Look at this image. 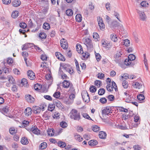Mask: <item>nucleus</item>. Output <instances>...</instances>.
<instances>
[{"mask_svg":"<svg viewBox=\"0 0 150 150\" xmlns=\"http://www.w3.org/2000/svg\"><path fill=\"white\" fill-rule=\"evenodd\" d=\"M69 114L70 117L74 120L79 121L81 119L80 113L76 109H72Z\"/></svg>","mask_w":150,"mask_h":150,"instance_id":"obj_1","label":"nucleus"},{"mask_svg":"<svg viewBox=\"0 0 150 150\" xmlns=\"http://www.w3.org/2000/svg\"><path fill=\"white\" fill-rule=\"evenodd\" d=\"M81 95L83 100L85 102L88 103L90 101V98L88 94L86 91L82 92Z\"/></svg>","mask_w":150,"mask_h":150,"instance_id":"obj_2","label":"nucleus"},{"mask_svg":"<svg viewBox=\"0 0 150 150\" xmlns=\"http://www.w3.org/2000/svg\"><path fill=\"white\" fill-rule=\"evenodd\" d=\"M60 43L61 47L64 49H66L68 47V45L67 40L63 38L61 40Z\"/></svg>","mask_w":150,"mask_h":150,"instance_id":"obj_3","label":"nucleus"},{"mask_svg":"<svg viewBox=\"0 0 150 150\" xmlns=\"http://www.w3.org/2000/svg\"><path fill=\"white\" fill-rule=\"evenodd\" d=\"M97 20L100 29L103 30L105 28V25L102 18L100 17H98L97 18Z\"/></svg>","mask_w":150,"mask_h":150,"instance_id":"obj_4","label":"nucleus"},{"mask_svg":"<svg viewBox=\"0 0 150 150\" xmlns=\"http://www.w3.org/2000/svg\"><path fill=\"white\" fill-rule=\"evenodd\" d=\"M83 41L84 42V44L86 45L87 48H92L93 47L91 40L89 38H87L83 39Z\"/></svg>","mask_w":150,"mask_h":150,"instance_id":"obj_5","label":"nucleus"},{"mask_svg":"<svg viewBox=\"0 0 150 150\" xmlns=\"http://www.w3.org/2000/svg\"><path fill=\"white\" fill-rule=\"evenodd\" d=\"M54 105H55L59 109L62 110L64 109V106L57 99H55L53 100Z\"/></svg>","mask_w":150,"mask_h":150,"instance_id":"obj_6","label":"nucleus"},{"mask_svg":"<svg viewBox=\"0 0 150 150\" xmlns=\"http://www.w3.org/2000/svg\"><path fill=\"white\" fill-rule=\"evenodd\" d=\"M30 132H32L34 134L38 135L40 134V131L36 126H34L29 129Z\"/></svg>","mask_w":150,"mask_h":150,"instance_id":"obj_7","label":"nucleus"},{"mask_svg":"<svg viewBox=\"0 0 150 150\" xmlns=\"http://www.w3.org/2000/svg\"><path fill=\"white\" fill-rule=\"evenodd\" d=\"M27 75L28 77L30 80H33L35 78V74L31 70H29L28 71Z\"/></svg>","mask_w":150,"mask_h":150,"instance_id":"obj_8","label":"nucleus"},{"mask_svg":"<svg viewBox=\"0 0 150 150\" xmlns=\"http://www.w3.org/2000/svg\"><path fill=\"white\" fill-rule=\"evenodd\" d=\"M25 98L26 100L29 103H33L35 101V98L30 95H25Z\"/></svg>","mask_w":150,"mask_h":150,"instance_id":"obj_9","label":"nucleus"},{"mask_svg":"<svg viewBox=\"0 0 150 150\" xmlns=\"http://www.w3.org/2000/svg\"><path fill=\"white\" fill-rule=\"evenodd\" d=\"M72 83L70 81L67 80H64L62 83L63 87L65 88H69L70 85H71Z\"/></svg>","mask_w":150,"mask_h":150,"instance_id":"obj_10","label":"nucleus"},{"mask_svg":"<svg viewBox=\"0 0 150 150\" xmlns=\"http://www.w3.org/2000/svg\"><path fill=\"white\" fill-rule=\"evenodd\" d=\"M55 54L56 57L58 59L62 61L65 60V59L64 57L60 53L57 52H55Z\"/></svg>","mask_w":150,"mask_h":150,"instance_id":"obj_11","label":"nucleus"},{"mask_svg":"<svg viewBox=\"0 0 150 150\" xmlns=\"http://www.w3.org/2000/svg\"><path fill=\"white\" fill-rule=\"evenodd\" d=\"M32 112V110L31 108L28 107L25 110L24 113L25 114V116H28L30 115Z\"/></svg>","mask_w":150,"mask_h":150,"instance_id":"obj_12","label":"nucleus"},{"mask_svg":"<svg viewBox=\"0 0 150 150\" xmlns=\"http://www.w3.org/2000/svg\"><path fill=\"white\" fill-rule=\"evenodd\" d=\"M76 50L77 52L80 54L83 53V50L82 47L80 44H78L76 45Z\"/></svg>","mask_w":150,"mask_h":150,"instance_id":"obj_13","label":"nucleus"},{"mask_svg":"<svg viewBox=\"0 0 150 150\" xmlns=\"http://www.w3.org/2000/svg\"><path fill=\"white\" fill-rule=\"evenodd\" d=\"M33 44L28 43L25 44L23 46L22 49L23 50H27L28 48H31L33 45Z\"/></svg>","mask_w":150,"mask_h":150,"instance_id":"obj_14","label":"nucleus"},{"mask_svg":"<svg viewBox=\"0 0 150 150\" xmlns=\"http://www.w3.org/2000/svg\"><path fill=\"white\" fill-rule=\"evenodd\" d=\"M110 108L107 107L105 108L102 110V114L108 115L110 112Z\"/></svg>","mask_w":150,"mask_h":150,"instance_id":"obj_15","label":"nucleus"},{"mask_svg":"<svg viewBox=\"0 0 150 150\" xmlns=\"http://www.w3.org/2000/svg\"><path fill=\"white\" fill-rule=\"evenodd\" d=\"M21 143L23 145H27L29 143L28 138L25 137H23L21 138Z\"/></svg>","mask_w":150,"mask_h":150,"instance_id":"obj_16","label":"nucleus"},{"mask_svg":"<svg viewBox=\"0 0 150 150\" xmlns=\"http://www.w3.org/2000/svg\"><path fill=\"white\" fill-rule=\"evenodd\" d=\"M132 86L134 88L140 89L142 87V84L137 82H134Z\"/></svg>","mask_w":150,"mask_h":150,"instance_id":"obj_17","label":"nucleus"},{"mask_svg":"<svg viewBox=\"0 0 150 150\" xmlns=\"http://www.w3.org/2000/svg\"><path fill=\"white\" fill-rule=\"evenodd\" d=\"M41 108L39 107H35L33 109V112L36 114H38L40 113L41 112Z\"/></svg>","mask_w":150,"mask_h":150,"instance_id":"obj_18","label":"nucleus"},{"mask_svg":"<svg viewBox=\"0 0 150 150\" xmlns=\"http://www.w3.org/2000/svg\"><path fill=\"white\" fill-rule=\"evenodd\" d=\"M21 4V2L20 1L18 0H14L12 2L13 6L15 7H18Z\"/></svg>","mask_w":150,"mask_h":150,"instance_id":"obj_19","label":"nucleus"},{"mask_svg":"<svg viewBox=\"0 0 150 150\" xmlns=\"http://www.w3.org/2000/svg\"><path fill=\"white\" fill-rule=\"evenodd\" d=\"M99 136L101 139H104L106 137V134L103 131H100L99 132Z\"/></svg>","mask_w":150,"mask_h":150,"instance_id":"obj_20","label":"nucleus"},{"mask_svg":"<svg viewBox=\"0 0 150 150\" xmlns=\"http://www.w3.org/2000/svg\"><path fill=\"white\" fill-rule=\"evenodd\" d=\"M140 18L142 21H144L146 18V16L143 12L140 11L139 12Z\"/></svg>","mask_w":150,"mask_h":150,"instance_id":"obj_21","label":"nucleus"},{"mask_svg":"<svg viewBox=\"0 0 150 150\" xmlns=\"http://www.w3.org/2000/svg\"><path fill=\"white\" fill-rule=\"evenodd\" d=\"M114 88L113 86L111 83H108L106 86L107 90L110 92L113 91Z\"/></svg>","mask_w":150,"mask_h":150,"instance_id":"obj_22","label":"nucleus"},{"mask_svg":"<svg viewBox=\"0 0 150 150\" xmlns=\"http://www.w3.org/2000/svg\"><path fill=\"white\" fill-rule=\"evenodd\" d=\"M74 137L75 139L79 142H81L83 140V138L81 137L80 135L77 133L74 134Z\"/></svg>","mask_w":150,"mask_h":150,"instance_id":"obj_23","label":"nucleus"},{"mask_svg":"<svg viewBox=\"0 0 150 150\" xmlns=\"http://www.w3.org/2000/svg\"><path fill=\"white\" fill-rule=\"evenodd\" d=\"M110 38L111 40L114 42H115L118 40L117 36L115 34H112L110 35Z\"/></svg>","mask_w":150,"mask_h":150,"instance_id":"obj_24","label":"nucleus"},{"mask_svg":"<svg viewBox=\"0 0 150 150\" xmlns=\"http://www.w3.org/2000/svg\"><path fill=\"white\" fill-rule=\"evenodd\" d=\"M98 142L96 140H92L89 141V145L91 146H96L98 144Z\"/></svg>","mask_w":150,"mask_h":150,"instance_id":"obj_25","label":"nucleus"},{"mask_svg":"<svg viewBox=\"0 0 150 150\" xmlns=\"http://www.w3.org/2000/svg\"><path fill=\"white\" fill-rule=\"evenodd\" d=\"M8 82H10L12 84L15 83V79L12 76H8Z\"/></svg>","mask_w":150,"mask_h":150,"instance_id":"obj_26","label":"nucleus"},{"mask_svg":"<svg viewBox=\"0 0 150 150\" xmlns=\"http://www.w3.org/2000/svg\"><path fill=\"white\" fill-rule=\"evenodd\" d=\"M124 63L126 66H128L130 64H131L132 65H133L134 64L129 60L128 58L126 59L125 60Z\"/></svg>","mask_w":150,"mask_h":150,"instance_id":"obj_27","label":"nucleus"},{"mask_svg":"<svg viewBox=\"0 0 150 150\" xmlns=\"http://www.w3.org/2000/svg\"><path fill=\"white\" fill-rule=\"evenodd\" d=\"M19 13L18 11H15L12 13L11 16L13 18H17L19 15Z\"/></svg>","mask_w":150,"mask_h":150,"instance_id":"obj_28","label":"nucleus"},{"mask_svg":"<svg viewBox=\"0 0 150 150\" xmlns=\"http://www.w3.org/2000/svg\"><path fill=\"white\" fill-rule=\"evenodd\" d=\"M58 144L59 146L62 148L65 147L66 146V144L65 142L61 141L58 142Z\"/></svg>","mask_w":150,"mask_h":150,"instance_id":"obj_29","label":"nucleus"},{"mask_svg":"<svg viewBox=\"0 0 150 150\" xmlns=\"http://www.w3.org/2000/svg\"><path fill=\"white\" fill-rule=\"evenodd\" d=\"M47 146V143L46 142H43L40 144V148L42 149H46Z\"/></svg>","mask_w":150,"mask_h":150,"instance_id":"obj_30","label":"nucleus"},{"mask_svg":"<svg viewBox=\"0 0 150 150\" xmlns=\"http://www.w3.org/2000/svg\"><path fill=\"white\" fill-rule=\"evenodd\" d=\"M54 131L53 129H48L47 132L48 135L51 136H53L54 135Z\"/></svg>","mask_w":150,"mask_h":150,"instance_id":"obj_31","label":"nucleus"},{"mask_svg":"<svg viewBox=\"0 0 150 150\" xmlns=\"http://www.w3.org/2000/svg\"><path fill=\"white\" fill-rule=\"evenodd\" d=\"M144 62L145 66V67L146 68V70H148V63H147V60L146 58V55L145 54H144Z\"/></svg>","mask_w":150,"mask_h":150,"instance_id":"obj_32","label":"nucleus"},{"mask_svg":"<svg viewBox=\"0 0 150 150\" xmlns=\"http://www.w3.org/2000/svg\"><path fill=\"white\" fill-rule=\"evenodd\" d=\"M66 14L69 16H71L73 14V12L71 9H68L66 11Z\"/></svg>","mask_w":150,"mask_h":150,"instance_id":"obj_33","label":"nucleus"},{"mask_svg":"<svg viewBox=\"0 0 150 150\" xmlns=\"http://www.w3.org/2000/svg\"><path fill=\"white\" fill-rule=\"evenodd\" d=\"M82 19L81 16L80 14H78L76 16V19L78 22H81Z\"/></svg>","mask_w":150,"mask_h":150,"instance_id":"obj_34","label":"nucleus"},{"mask_svg":"<svg viewBox=\"0 0 150 150\" xmlns=\"http://www.w3.org/2000/svg\"><path fill=\"white\" fill-rule=\"evenodd\" d=\"M93 37L96 41H98L99 38V35L96 33H93Z\"/></svg>","mask_w":150,"mask_h":150,"instance_id":"obj_35","label":"nucleus"},{"mask_svg":"<svg viewBox=\"0 0 150 150\" xmlns=\"http://www.w3.org/2000/svg\"><path fill=\"white\" fill-rule=\"evenodd\" d=\"M135 58L136 57L135 55L133 54H130L128 56V59L131 62L134 60Z\"/></svg>","mask_w":150,"mask_h":150,"instance_id":"obj_36","label":"nucleus"},{"mask_svg":"<svg viewBox=\"0 0 150 150\" xmlns=\"http://www.w3.org/2000/svg\"><path fill=\"white\" fill-rule=\"evenodd\" d=\"M82 115L83 117L86 119L90 120H92L89 116L86 113H83L82 114Z\"/></svg>","mask_w":150,"mask_h":150,"instance_id":"obj_37","label":"nucleus"},{"mask_svg":"<svg viewBox=\"0 0 150 150\" xmlns=\"http://www.w3.org/2000/svg\"><path fill=\"white\" fill-rule=\"evenodd\" d=\"M122 86L125 88H127L128 86V84L127 82L125 80L123 81L122 82Z\"/></svg>","mask_w":150,"mask_h":150,"instance_id":"obj_38","label":"nucleus"},{"mask_svg":"<svg viewBox=\"0 0 150 150\" xmlns=\"http://www.w3.org/2000/svg\"><path fill=\"white\" fill-rule=\"evenodd\" d=\"M39 37L40 38L43 39L46 38L47 35L44 32H41L39 34Z\"/></svg>","mask_w":150,"mask_h":150,"instance_id":"obj_39","label":"nucleus"},{"mask_svg":"<svg viewBox=\"0 0 150 150\" xmlns=\"http://www.w3.org/2000/svg\"><path fill=\"white\" fill-rule=\"evenodd\" d=\"M137 99L139 100H143L145 99V97L143 94H140L138 95L137 97Z\"/></svg>","mask_w":150,"mask_h":150,"instance_id":"obj_40","label":"nucleus"},{"mask_svg":"<svg viewBox=\"0 0 150 150\" xmlns=\"http://www.w3.org/2000/svg\"><path fill=\"white\" fill-rule=\"evenodd\" d=\"M21 83L23 86H25L27 85V84H28V83L26 79L23 78L21 80Z\"/></svg>","mask_w":150,"mask_h":150,"instance_id":"obj_41","label":"nucleus"},{"mask_svg":"<svg viewBox=\"0 0 150 150\" xmlns=\"http://www.w3.org/2000/svg\"><path fill=\"white\" fill-rule=\"evenodd\" d=\"M105 90L103 88L100 89L98 91V94L100 95H102L104 94Z\"/></svg>","mask_w":150,"mask_h":150,"instance_id":"obj_42","label":"nucleus"},{"mask_svg":"<svg viewBox=\"0 0 150 150\" xmlns=\"http://www.w3.org/2000/svg\"><path fill=\"white\" fill-rule=\"evenodd\" d=\"M100 129V127L97 125L93 126L92 127V129L94 132H97Z\"/></svg>","mask_w":150,"mask_h":150,"instance_id":"obj_43","label":"nucleus"},{"mask_svg":"<svg viewBox=\"0 0 150 150\" xmlns=\"http://www.w3.org/2000/svg\"><path fill=\"white\" fill-rule=\"evenodd\" d=\"M8 107L7 106H6L5 107H4L2 110V113H6L8 111Z\"/></svg>","mask_w":150,"mask_h":150,"instance_id":"obj_44","label":"nucleus"},{"mask_svg":"<svg viewBox=\"0 0 150 150\" xmlns=\"http://www.w3.org/2000/svg\"><path fill=\"white\" fill-rule=\"evenodd\" d=\"M49 24L47 23H45L43 25V28L46 30H48L50 28Z\"/></svg>","mask_w":150,"mask_h":150,"instance_id":"obj_45","label":"nucleus"},{"mask_svg":"<svg viewBox=\"0 0 150 150\" xmlns=\"http://www.w3.org/2000/svg\"><path fill=\"white\" fill-rule=\"evenodd\" d=\"M95 85L98 87H100L101 85V81L100 80H96L95 82Z\"/></svg>","mask_w":150,"mask_h":150,"instance_id":"obj_46","label":"nucleus"},{"mask_svg":"<svg viewBox=\"0 0 150 150\" xmlns=\"http://www.w3.org/2000/svg\"><path fill=\"white\" fill-rule=\"evenodd\" d=\"M60 125L62 127L65 128L67 127V125L65 122L62 121L60 123Z\"/></svg>","mask_w":150,"mask_h":150,"instance_id":"obj_47","label":"nucleus"},{"mask_svg":"<svg viewBox=\"0 0 150 150\" xmlns=\"http://www.w3.org/2000/svg\"><path fill=\"white\" fill-rule=\"evenodd\" d=\"M90 91L92 93H94L96 91V88L94 86H91L90 88Z\"/></svg>","mask_w":150,"mask_h":150,"instance_id":"obj_48","label":"nucleus"},{"mask_svg":"<svg viewBox=\"0 0 150 150\" xmlns=\"http://www.w3.org/2000/svg\"><path fill=\"white\" fill-rule=\"evenodd\" d=\"M97 76L98 78L100 79H102L104 77L105 75L102 73H100L97 75Z\"/></svg>","mask_w":150,"mask_h":150,"instance_id":"obj_49","label":"nucleus"},{"mask_svg":"<svg viewBox=\"0 0 150 150\" xmlns=\"http://www.w3.org/2000/svg\"><path fill=\"white\" fill-rule=\"evenodd\" d=\"M20 26L21 28L24 29L26 27L27 25L25 22H22L20 23Z\"/></svg>","mask_w":150,"mask_h":150,"instance_id":"obj_50","label":"nucleus"},{"mask_svg":"<svg viewBox=\"0 0 150 150\" xmlns=\"http://www.w3.org/2000/svg\"><path fill=\"white\" fill-rule=\"evenodd\" d=\"M132 96L129 95L127 97H126V102L127 103H131L132 100Z\"/></svg>","mask_w":150,"mask_h":150,"instance_id":"obj_51","label":"nucleus"},{"mask_svg":"<svg viewBox=\"0 0 150 150\" xmlns=\"http://www.w3.org/2000/svg\"><path fill=\"white\" fill-rule=\"evenodd\" d=\"M100 102L102 104H105L107 102V99L105 98H102L100 99Z\"/></svg>","mask_w":150,"mask_h":150,"instance_id":"obj_52","label":"nucleus"},{"mask_svg":"<svg viewBox=\"0 0 150 150\" xmlns=\"http://www.w3.org/2000/svg\"><path fill=\"white\" fill-rule=\"evenodd\" d=\"M61 94L59 92H55L53 94V96L56 98H59Z\"/></svg>","mask_w":150,"mask_h":150,"instance_id":"obj_53","label":"nucleus"},{"mask_svg":"<svg viewBox=\"0 0 150 150\" xmlns=\"http://www.w3.org/2000/svg\"><path fill=\"white\" fill-rule=\"evenodd\" d=\"M18 87L16 85H14L12 87L11 90L13 92H16L17 91Z\"/></svg>","mask_w":150,"mask_h":150,"instance_id":"obj_54","label":"nucleus"},{"mask_svg":"<svg viewBox=\"0 0 150 150\" xmlns=\"http://www.w3.org/2000/svg\"><path fill=\"white\" fill-rule=\"evenodd\" d=\"M125 44V46H128L129 45L130 43V41L129 40L126 39L124 40Z\"/></svg>","mask_w":150,"mask_h":150,"instance_id":"obj_55","label":"nucleus"},{"mask_svg":"<svg viewBox=\"0 0 150 150\" xmlns=\"http://www.w3.org/2000/svg\"><path fill=\"white\" fill-rule=\"evenodd\" d=\"M108 99L110 101H112L115 99V97L113 95H109L108 97Z\"/></svg>","mask_w":150,"mask_h":150,"instance_id":"obj_56","label":"nucleus"},{"mask_svg":"<svg viewBox=\"0 0 150 150\" xmlns=\"http://www.w3.org/2000/svg\"><path fill=\"white\" fill-rule=\"evenodd\" d=\"M148 5V4L145 1H143L141 3V5L142 7H146Z\"/></svg>","mask_w":150,"mask_h":150,"instance_id":"obj_57","label":"nucleus"},{"mask_svg":"<svg viewBox=\"0 0 150 150\" xmlns=\"http://www.w3.org/2000/svg\"><path fill=\"white\" fill-rule=\"evenodd\" d=\"M122 55V54L120 52L117 53L115 56V58L116 59H118L119 58L121 57Z\"/></svg>","mask_w":150,"mask_h":150,"instance_id":"obj_58","label":"nucleus"},{"mask_svg":"<svg viewBox=\"0 0 150 150\" xmlns=\"http://www.w3.org/2000/svg\"><path fill=\"white\" fill-rule=\"evenodd\" d=\"M43 97L45 99L49 100L51 101L52 100V98L50 96L44 95Z\"/></svg>","mask_w":150,"mask_h":150,"instance_id":"obj_59","label":"nucleus"},{"mask_svg":"<svg viewBox=\"0 0 150 150\" xmlns=\"http://www.w3.org/2000/svg\"><path fill=\"white\" fill-rule=\"evenodd\" d=\"M133 148L134 150H140L141 149V147L138 145L134 146Z\"/></svg>","mask_w":150,"mask_h":150,"instance_id":"obj_60","label":"nucleus"},{"mask_svg":"<svg viewBox=\"0 0 150 150\" xmlns=\"http://www.w3.org/2000/svg\"><path fill=\"white\" fill-rule=\"evenodd\" d=\"M9 131L10 134H13L16 133L15 129L13 128H11L9 129Z\"/></svg>","mask_w":150,"mask_h":150,"instance_id":"obj_61","label":"nucleus"},{"mask_svg":"<svg viewBox=\"0 0 150 150\" xmlns=\"http://www.w3.org/2000/svg\"><path fill=\"white\" fill-rule=\"evenodd\" d=\"M9 69L8 68L5 67L2 69V72H4L5 73H7L9 72Z\"/></svg>","mask_w":150,"mask_h":150,"instance_id":"obj_62","label":"nucleus"},{"mask_svg":"<svg viewBox=\"0 0 150 150\" xmlns=\"http://www.w3.org/2000/svg\"><path fill=\"white\" fill-rule=\"evenodd\" d=\"M6 62L8 64H10L12 63L13 61L11 58H8L7 59Z\"/></svg>","mask_w":150,"mask_h":150,"instance_id":"obj_63","label":"nucleus"},{"mask_svg":"<svg viewBox=\"0 0 150 150\" xmlns=\"http://www.w3.org/2000/svg\"><path fill=\"white\" fill-rule=\"evenodd\" d=\"M14 73L17 75H19L20 74L19 71L17 69H15L13 70Z\"/></svg>","mask_w":150,"mask_h":150,"instance_id":"obj_64","label":"nucleus"}]
</instances>
